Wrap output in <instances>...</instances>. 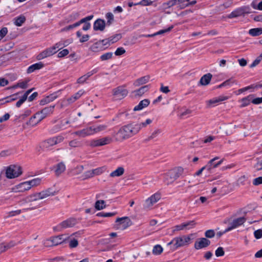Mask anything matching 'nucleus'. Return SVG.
Listing matches in <instances>:
<instances>
[{"mask_svg":"<svg viewBox=\"0 0 262 262\" xmlns=\"http://www.w3.org/2000/svg\"><path fill=\"white\" fill-rule=\"evenodd\" d=\"M5 170L6 176L9 179L16 178L23 173L21 167L16 164L10 165L6 167Z\"/></svg>","mask_w":262,"mask_h":262,"instance_id":"f257e3e1","label":"nucleus"},{"mask_svg":"<svg viewBox=\"0 0 262 262\" xmlns=\"http://www.w3.org/2000/svg\"><path fill=\"white\" fill-rule=\"evenodd\" d=\"M168 178L170 179H183L187 174L182 167H175L168 171L167 173Z\"/></svg>","mask_w":262,"mask_h":262,"instance_id":"f03ea898","label":"nucleus"},{"mask_svg":"<svg viewBox=\"0 0 262 262\" xmlns=\"http://www.w3.org/2000/svg\"><path fill=\"white\" fill-rule=\"evenodd\" d=\"M49 195L48 191H42L34 194L30 195L26 197L25 199L20 201V204L22 205L24 202L31 203L36 202L39 200L46 198Z\"/></svg>","mask_w":262,"mask_h":262,"instance_id":"7ed1b4c3","label":"nucleus"},{"mask_svg":"<svg viewBox=\"0 0 262 262\" xmlns=\"http://www.w3.org/2000/svg\"><path fill=\"white\" fill-rule=\"evenodd\" d=\"M192 234L188 235H182L174 238L175 243L174 246L176 248L188 245L191 242Z\"/></svg>","mask_w":262,"mask_h":262,"instance_id":"20e7f679","label":"nucleus"},{"mask_svg":"<svg viewBox=\"0 0 262 262\" xmlns=\"http://www.w3.org/2000/svg\"><path fill=\"white\" fill-rule=\"evenodd\" d=\"M196 225L194 221L185 222L181 224L176 225L172 227V232H178L182 230H189L193 228Z\"/></svg>","mask_w":262,"mask_h":262,"instance_id":"39448f33","label":"nucleus"},{"mask_svg":"<svg viewBox=\"0 0 262 262\" xmlns=\"http://www.w3.org/2000/svg\"><path fill=\"white\" fill-rule=\"evenodd\" d=\"M132 137V135L127 125L122 126L116 133L117 141H123Z\"/></svg>","mask_w":262,"mask_h":262,"instance_id":"423d86ee","label":"nucleus"},{"mask_svg":"<svg viewBox=\"0 0 262 262\" xmlns=\"http://www.w3.org/2000/svg\"><path fill=\"white\" fill-rule=\"evenodd\" d=\"M35 181H25L15 185L12 188L14 192H24L30 189L33 186L35 185Z\"/></svg>","mask_w":262,"mask_h":262,"instance_id":"0eeeda50","label":"nucleus"},{"mask_svg":"<svg viewBox=\"0 0 262 262\" xmlns=\"http://www.w3.org/2000/svg\"><path fill=\"white\" fill-rule=\"evenodd\" d=\"M218 159H219V157H215L209 161L207 164L203 166V167L205 168V170L207 172L206 174L211 173L213 169L217 167L223 163L224 159H222L219 161L215 162V161Z\"/></svg>","mask_w":262,"mask_h":262,"instance_id":"6e6552de","label":"nucleus"},{"mask_svg":"<svg viewBox=\"0 0 262 262\" xmlns=\"http://www.w3.org/2000/svg\"><path fill=\"white\" fill-rule=\"evenodd\" d=\"M250 9L248 7H243L238 8L232 11L227 16L228 18H236L239 16L244 15L246 14L250 13Z\"/></svg>","mask_w":262,"mask_h":262,"instance_id":"1a4fd4ad","label":"nucleus"},{"mask_svg":"<svg viewBox=\"0 0 262 262\" xmlns=\"http://www.w3.org/2000/svg\"><path fill=\"white\" fill-rule=\"evenodd\" d=\"M77 223V220L74 218H70L62 223H61L57 227L53 228V230L55 231H59L63 228H70L74 226Z\"/></svg>","mask_w":262,"mask_h":262,"instance_id":"9d476101","label":"nucleus"},{"mask_svg":"<svg viewBox=\"0 0 262 262\" xmlns=\"http://www.w3.org/2000/svg\"><path fill=\"white\" fill-rule=\"evenodd\" d=\"M117 228L118 229L124 230L131 224L130 219L128 217L118 218L116 220Z\"/></svg>","mask_w":262,"mask_h":262,"instance_id":"9b49d317","label":"nucleus"},{"mask_svg":"<svg viewBox=\"0 0 262 262\" xmlns=\"http://www.w3.org/2000/svg\"><path fill=\"white\" fill-rule=\"evenodd\" d=\"M113 95L117 99H122L127 96L128 91L124 87L120 86L113 90Z\"/></svg>","mask_w":262,"mask_h":262,"instance_id":"f8f14e48","label":"nucleus"},{"mask_svg":"<svg viewBox=\"0 0 262 262\" xmlns=\"http://www.w3.org/2000/svg\"><path fill=\"white\" fill-rule=\"evenodd\" d=\"M210 244V241L204 237L198 239L194 243V247L196 250L207 247Z\"/></svg>","mask_w":262,"mask_h":262,"instance_id":"ddd939ff","label":"nucleus"},{"mask_svg":"<svg viewBox=\"0 0 262 262\" xmlns=\"http://www.w3.org/2000/svg\"><path fill=\"white\" fill-rule=\"evenodd\" d=\"M246 221L244 217H240L234 220L230 224V226L226 229V231H230L238 226L243 225Z\"/></svg>","mask_w":262,"mask_h":262,"instance_id":"4468645a","label":"nucleus"},{"mask_svg":"<svg viewBox=\"0 0 262 262\" xmlns=\"http://www.w3.org/2000/svg\"><path fill=\"white\" fill-rule=\"evenodd\" d=\"M161 198V195L158 193H156L148 198L145 203V206L146 208L151 207L154 204L157 203Z\"/></svg>","mask_w":262,"mask_h":262,"instance_id":"2eb2a0df","label":"nucleus"},{"mask_svg":"<svg viewBox=\"0 0 262 262\" xmlns=\"http://www.w3.org/2000/svg\"><path fill=\"white\" fill-rule=\"evenodd\" d=\"M73 134L80 138H84L86 136H91L93 135L92 127L90 126L81 130H77L73 133Z\"/></svg>","mask_w":262,"mask_h":262,"instance_id":"dca6fc26","label":"nucleus"},{"mask_svg":"<svg viewBox=\"0 0 262 262\" xmlns=\"http://www.w3.org/2000/svg\"><path fill=\"white\" fill-rule=\"evenodd\" d=\"M228 99V97L227 96H221L207 101L206 104L208 107H211L215 106L217 103L225 101Z\"/></svg>","mask_w":262,"mask_h":262,"instance_id":"f3484780","label":"nucleus"},{"mask_svg":"<svg viewBox=\"0 0 262 262\" xmlns=\"http://www.w3.org/2000/svg\"><path fill=\"white\" fill-rule=\"evenodd\" d=\"M105 26V22L101 19H97L94 23L93 28L95 31H102L104 30Z\"/></svg>","mask_w":262,"mask_h":262,"instance_id":"a211bd4d","label":"nucleus"},{"mask_svg":"<svg viewBox=\"0 0 262 262\" xmlns=\"http://www.w3.org/2000/svg\"><path fill=\"white\" fill-rule=\"evenodd\" d=\"M44 67V64L42 62L35 63L29 66L27 70L28 74L33 73L37 70L42 69Z\"/></svg>","mask_w":262,"mask_h":262,"instance_id":"6ab92c4d","label":"nucleus"},{"mask_svg":"<svg viewBox=\"0 0 262 262\" xmlns=\"http://www.w3.org/2000/svg\"><path fill=\"white\" fill-rule=\"evenodd\" d=\"M65 240L66 238L63 237V235L52 237L50 240V246H57L62 243Z\"/></svg>","mask_w":262,"mask_h":262,"instance_id":"aec40b11","label":"nucleus"},{"mask_svg":"<svg viewBox=\"0 0 262 262\" xmlns=\"http://www.w3.org/2000/svg\"><path fill=\"white\" fill-rule=\"evenodd\" d=\"M49 114V109L48 107H45L42 109L40 112H37L35 114V117H36L38 121L40 122L46 118Z\"/></svg>","mask_w":262,"mask_h":262,"instance_id":"412c9836","label":"nucleus"},{"mask_svg":"<svg viewBox=\"0 0 262 262\" xmlns=\"http://www.w3.org/2000/svg\"><path fill=\"white\" fill-rule=\"evenodd\" d=\"M149 79L150 76L149 75L143 76L136 80L134 81L133 84L136 87L139 86L141 85H143L147 83L149 81Z\"/></svg>","mask_w":262,"mask_h":262,"instance_id":"4be33fe9","label":"nucleus"},{"mask_svg":"<svg viewBox=\"0 0 262 262\" xmlns=\"http://www.w3.org/2000/svg\"><path fill=\"white\" fill-rule=\"evenodd\" d=\"M212 77V75L210 73L205 74L201 78L199 83L202 85H207L210 83Z\"/></svg>","mask_w":262,"mask_h":262,"instance_id":"5701e85b","label":"nucleus"},{"mask_svg":"<svg viewBox=\"0 0 262 262\" xmlns=\"http://www.w3.org/2000/svg\"><path fill=\"white\" fill-rule=\"evenodd\" d=\"M132 137L136 135L139 131V127L136 123H131L127 124Z\"/></svg>","mask_w":262,"mask_h":262,"instance_id":"b1692460","label":"nucleus"},{"mask_svg":"<svg viewBox=\"0 0 262 262\" xmlns=\"http://www.w3.org/2000/svg\"><path fill=\"white\" fill-rule=\"evenodd\" d=\"M150 101L148 99H145L141 101L139 103L136 105L133 109L134 111L142 110L144 107H147L149 104Z\"/></svg>","mask_w":262,"mask_h":262,"instance_id":"393cba45","label":"nucleus"},{"mask_svg":"<svg viewBox=\"0 0 262 262\" xmlns=\"http://www.w3.org/2000/svg\"><path fill=\"white\" fill-rule=\"evenodd\" d=\"M173 28V26L171 25V26L169 27L168 28L165 29L161 30L155 33H154L152 34L142 35V36L145 37H154L158 35H161L165 33L168 32L170 31Z\"/></svg>","mask_w":262,"mask_h":262,"instance_id":"a878e982","label":"nucleus"},{"mask_svg":"<svg viewBox=\"0 0 262 262\" xmlns=\"http://www.w3.org/2000/svg\"><path fill=\"white\" fill-rule=\"evenodd\" d=\"M149 89V85H144L140 89L134 91L132 93L134 94L135 96H141Z\"/></svg>","mask_w":262,"mask_h":262,"instance_id":"bb28decb","label":"nucleus"},{"mask_svg":"<svg viewBox=\"0 0 262 262\" xmlns=\"http://www.w3.org/2000/svg\"><path fill=\"white\" fill-rule=\"evenodd\" d=\"M75 234L71 235L70 237L68 238V242H69V246L70 248H76L78 245V241L77 239L75 238L73 236L75 235Z\"/></svg>","mask_w":262,"mask_h":262,"instance_id":"cd10ccee","label":"nucleus"},{"mask_svg":"<svg viewBox=\"0 0 262 262\" xmlns=\"http://www.w3.org/2000/svg\"><path fill=\"white\" fill-rule=\"evenodd\" d=\"M84 91L82 90L79 91L77 93L73 95L70 98H68V101L69 103H73L78 99L83 94Z\"/></svg>","mask_w":262,"mask_h":262,"instance_id":"c85d7f7f","label":"nucleus"},{"mask_svg":"<svg viewBox=\"0 0 262 262\" xmlns=\"http://www.w3.org/2000/svg\"><path fill=\"white\" fill-rule=\"evenodd\" d=\"M66 169L64 164L61 162L58 163L55 167V172L56 175H59L63 172Z\"/></svg>","mask_w":262,"mask_h":262,"instance_id":"c756f323","label":"nucleus"},{"mask_svg":"<svg viewBox=\"0 0 262 262\" xmlns=\"http://www.w3.org/2000/svg\"><path fill=\"white\" fill-rule=\"evenodd\" d=\"M124 172V168L122 167H119L110 173V177L112 178L119 177L122 175Z\"/></svg>","mask_w":262,"mask_h":262,"instance_id":"7c9ffc66","label":"nucleus"},{"mask_svg":"<svg viewBox=\"0 0 262 262\" xmlns=\"http://www.w3.org/2000/svg\"><path fill=\"white\" fill-rule=\"evenodd\" d=\"M249 34L252 36H257L262 34V28H257L249 30Z\"/></svg>","mask_w":262,"mask_h":262,"instance_id":"2f4dec72","label":"nucleus"},{"mask_svg":"<svg viewBox=\"0 0 262 262\" xmlns=\"http://www.w3.org/2000/svg\"><path fill=\"white\" fill-rule=\"evenodd\" d=\"M163 251V248L160 245H156L154 246L152 253L155 255H159Z\"/></svg>","mask_w":262,"mask_h":262,"instance_id":"473e14b6","label":"nucleus"},{"mask_svg":"<svg viewBox=\"0 0 262 262\" xmlns=\"http://www.w3.org/2000/svg\"><path fill=\"white\" fill-rule=\"evenodd\" d=\"M26 21V17L23 15H20L15 18L14 24L18 27L21 26Z\"/></svg>","mask_w":262,"mask_h":262,"instance_id":"72a5a7b5","label":"nucleus"},{"mask_svg":"<svg viewBox=\"0 0 262 262\" xmlns=\"http://www.w3.org/2000/svg\"><path fill=\"white\" fill-rule=\"evenodd\" d=\"M252 98V96L251 95H249L248 97L242 99L241 100L242 104L241 105V107H243L249 105L251 102Z\"/></svg>","mask_w":262,"mask_h":262,"instance_id":"f704fd0d","label":"nucleus"},{"mask_svg":"<svg viewBox=\"0 0 262 262\" xmlns=\"http://www.w3.org/2000/svg\"><path fill=\"white\" fill-rule=\"evenodd\" d=\"M106 169L105 167L102 166L92 170L93 177L101 174Z\"/></svg>","mask_w":262,"mask_h":262,"instance_id":"c9c22d12","label":"nucleus"},{"mask_svg":"<svg viewBox=\"0 0 262 262\" xmlns=\"http://www.w3.org/2000/svg\"><path fill=\"white\" fill-rule=\"evenodd\" d=\"M93 134L105 130L107 126L105 125H99L96 126H92Z\"/></svg>","mask_w":262,"mask_h":262,"instance_id":"e433bc0d","label":"nucleus"},{"mask_svg":"<svg viewBox=\"0 0 262 262\" xmlns=\"http://www.w3.org/2000/svg\"><path fill=\"white\" fill-rule=\"evenodd\" d=\"M176 1L178 7L180 9H183L187 7V3L185 2H188L190 0H175Z\"/></svg>","mask_w":262,"mask_h":262,"instance_id":"4c0bfd02","label":"nucleus"},{"mask_svg":"<svg viewBox=\"0 0 262 262\" xmlns=\"http://www.w3.org/2000/svg\"><path fill=\"white\" fill-rule=\"evenodd\" d=\"M63 137L61 136L54 137L50 140V145H53L60 143L63 140Z\"/></svg>","mask_w":262,"mask_h":262,"instance_id":"58836bf2","label":"nucleus"},{"mask_svg":"<svg viewBox=\"0 0 262 262\" xmlns=\"http://www.w3.org/2000/svg\"><path fill=\"white\" fill-rule=\"evenodd\" d=\"M152 122V120L150 119H147L145 122H143L141 123H137V125L139 127V130H140L142 128L146 127V126L148 124H150Z\"/></svg>","mask_w":262,"mask_h":262,"instance_id":"ea45409f","label":"nucleus"},{"mask_svg":"<svg viewBox=\"0 0 262 262\" xmlns=\"http://www.w3.org/2000/svg\"><path fill=\"white\" fill-rule=\"evenodd\" d=\"M105 207V202L103 200L97 201L95 203V208L100 210Z\"/></svg>","mask_w":262,"mask_h":262,"instance_id":"a19ab883","label":"nucleus"},{"mask_svg":"<svg viewBox=\"0 0 262 262\" xmlns=\"http://www.w3.org/2000/svg\"><path fill=\"white\" fill-rule=\"evenodd\" d=\"M40 121H38L36 117H35V115L32 117L29 121L27 122V124L31 126H34L37 125Z\"/></svg>","mask_w":262,"mask_h":262,"instance_id":"79ce46f5","label":"nucleus"},{"mask_svg":"<svg viewBox=\"0 0 262 262\" xmlns=\"http://www.w3.org/2000/svg\"><path fill=\"white\" fill-rule=\"evenodd\" d=\"M99 139H100V141L101 146H103V145H105L106 144H108L112 141V138L109 137H106L102 138H101Z\"/></svg>","mask_w":262,"mask_h":262,"instance_id":"37998d69","label":"nucleus"},{"mask_svg":"<svg viewBox=\"0 0 262 262\" xmlns=\"http://www.w3.org/2000/svg\"><path fill=\"white\" fill-rule=\"evenodd\" d=\"M176 5H177V3L175 0H170L166 3H164L163 4V7L165 9L169 8Z\"/></svg>","mask_w":262,"mask_h":262,"instance_id":"c03bdc74","label":"nucleus"},{"mask_svg":"<svg viewBox=\"0 0 262 262\" xmlns=\"http://www.w3.org/2000/svg\"><path fill=\"white\" fill-rule=\"evenodd\" d=\"M113 55V54L112 52H107L102 54L100 56V58L102 61L108 60L112 58Z\"/></svg>","mask_w":262,"mask_h":262,"instance_id":"a18cd8bd","label":"nucleus"},{"mask_svg":"<svg viewBox=\"0 0 262 262\" xmlns=\"http://www.w3.org/2000/svg\"><path fill=\"white\" fill-rule=\"evenodd\" d=\"M106 18L107 19L106 25H110L114 21V15L111 12L106 14Z\"/></svg>","mask_w":262,"mask_h":262,"instance_id":"49530a36","label":"nucleus"},{"mask_svg":"<svg viewBox=\"0 0 262 262\" xmlns=\"http://www.w3.org/2000/svg\"><path fill=\"white\" fill-rule=\"evenodd\" d=\"M69 145L72 147H81L82 143L77 140H73L69 142Z\"/></svg>","mask_w":262,"mask_h":262,"instance_id":"de8ad7c7","label":"nucleus"},{"mask_svg":"<svg viewBox=\"0 0 262 262\" xmlns=\"http://www.w3.org/2000/svg\"><path fill=\"white\" fill-rule=\"evenodd\" d=\"M28 86V82L27 81H21L18 82L16 85H14V88H20L21 89H26L27 88Z\"/></svg>","mask_w":262,"mask_h":262,"instance_id":"09e8293b","label":"nucleus"},{"mask_svg":"<svg viewBox=\"0 0 262 262\" xmlns=\"http://www.w3.org/2000/svg\"><path fill=\"white\" fill-rule=\"evenodd\" d=\"M48 147H49V142L47 141H44L42 142L40 146H39V149H38V151H39L40 149H42L43 150H48Z\"/></svg>","mask_w":262,"mask_h":262,"instance_id":"8fccbe9b","label":"nucleus"},{"mask_svg":"<svg viewBox=\"0 0 262 262\" xmlns=\"http://www.w3.org/2000/svg\"><path fill=\"white\" fill-rule=\"evenodd\" d=\"M161 133V131L160 129H156L148 138L147 140L149 141L150 140L153 139L154 138L157 137Z\"/></svg>","mask_w":262,"mask_h":262,"instance_id":"3c124183","label":"nucleus"},{"mask_svg":"<svg viewBox=\"0 0 262 262\" xmlns=\"http://www.w3.org/2000/svg\"><path fill=\"white\" fill-rule=\"evenodd\" d=\"M32 203L33 202H31V203H25V202H24L22 205H21L20 203L19 202L20 205H23L25 204H29L28 207L24 209H23L24 210H34V209H35L37 208L38 205L34 206V205H33Z\"/></svg>","mask_w":262,"mask_h":262,"instance_id":"603ef678","label":"nucleus"},{"mask_svg":"<svg viewBox=\"0 0 262 262\" xmlns=\"http://www.w3.org/2000/svg\"><path fill=\"white\" fill-rule=\"evenodd\" d=\"M16 243L14 241H10L9 243H4L5 249L6 251L9 249H10L16 245Z\"/></svg>","mask_w":262,"mask_h":262,"instance_id":"864d4df0","label":"nucleus"},{"mask_svg":"<svg viewBox=\"0 0 262 262\" xmlns=\"http://www.w3.org/2000/svg\"><path fill=\"white\" fill-rule=\"evenodd\" d=\"M90 145L91 147L101 146L100 139H99L91 141Z\"/></svg>","mask_w":262,"mask_h":262,"instance_id":"5fc2aeb1","label":"nucleus"},{"mask_svg":"<svg viewBox=\"0 0 262 262\" xmlns=\"http://www.w3.org/2000/svg\"><path fill=\"white\" fill-rule=\"evenodd\" d=\"M205 235L207 238H212L215 235V232L213 230H208L205 232Z\"/></svg>","mask_w":262,"mask_h":262,"instance_id":"6e6d98bb","label":"nucleus"},{"mask_svg":"<svg viewBox=\"0 0 262 262\" xmlns=\"http://www.w3.org/2000/svg\"><path fill=\"white\" fill-rule=\"evenodd\" d=\"M215 255L217 257L222 256L224 255L225 252L222 247H219L215 252Z\"/></svg>","mask_w":262,"mask_h":262,"instance_id":"4d7b16f0","label":"nucleus"},{"mask_svg":"<svg viewBox=\"0 0 262 262\" xmlns=\"http://www.w3.org/2000/svg\"><path fill=\"white\" fill-rule=\"evenodd\" d=\"M125 53V49L122 47H120L117 49L115 52L116 56H120Z\"/></svg>","mask_w":262,"mask_h":262,"instance_id":"13d9d810","label":"nucleus"},{"mask_svg":"<svg viewBox=\"0 0 262 262\" xmlns=\"http://www.w3.org/2000/svg\"><path fill=\"white\" fill-rule=\"evenodd\" d=\"M115 213H105V212H99L97 213V215L101 217H110L115 215Z\"/></svg>","mask_w":262,"mask_h":262,"instance_id":"bf43d9fd","label":"nucleus"},{"mask_svg":"<svg viewBox=\"0 0 262 262\" xmlns=\"http://www.w3.org/2000/svg\"><path fill=\"white\" fill-rule=\"evenodd\" d=\"M69 53V51L68 49H63L61 51L59 52L58 53L57 57H63L67 55Z\"/></svg>","mask_w":262,"mask_h":262,"instance_id":"052dcab7","label":"nucleus"},{"mask_svg":"<svg viewBox=\"0 0 262 262\" xmlns=\"http://www.w3.org/2000/svg\"><path fill=\"white\" fill-rule=\"evenodd\" d=\"M49 55V52L48 51H45L44 52H42V53H41L40 54H39L37 58L38 60H40V59H42L45 57H48Z\"/></svg>","mask_w":262,"mask_h":262,"instance_id":"680f3d73","label":"nucleus"},{"mask_svg":"<svg viewBox=\"0 0 262 262\" xmlns=\"http://www.w3.org/2000/svg\"><path fill=\"white\" fill-rule=\"evenodd\" d=\"M152 3L151 0H142L139 3L135 4V5H141L142 6H147L151 4Z\"/></svg>","mask_w":262,"mask_h":262,"instance_id":"e2e57ef3","label":"nucleus"},{"mask_svg":"<svg viewBox=\"0 0 262 262\" xmlns=\"http://www.w3.org/2000/svg\"><path fill=\"white\" fill-rule=\"evenodd\" d=\"M8 29L6 27L3 28L0 30V40L7 34Z\"/></svg>","mask_w":262,"mask_h":262,"instance_id":"0e129e2a","label":"nucleus"},{"mask_svg":"<svg viewBox=\"0 0 262 262\" xmlns=\"http://www.w3.org/2000/svg\"><path fill=\"white\" fill-rule=\"evenodd\" d=\"M21 212V210H17L15 211H11L8 213V217H12L16 215L19 214Z\"/></svg>","mask_w":262,"mask_h":262,"instance_id":"69168bd1","label":"nucleus"},{"mask_svg":"<svg viewBox=\"0 0 262 262\" xmlns=\"http://www.w3.org/2000/svg\"><path fill=\"white\" fill-rule=\"evenodd\" d=\"M254 237L256 239H259L262 237V230L258 229L254 232Z\"/></svg>","mask_w":262,"mask_h":262,"instance_id":"338daca9","label":"nucleus"},{"mask_svg":"<svg viewBox=\"0 0 262 262\" xmlns=\"http://www.w3.org/2000/svg\"><path fill=\"white\" fill-rule=\"evenodd\" d=\"M62 48V44L60 43H57L56 44V45L53 47L52 49V50H50V53H52V54L56 53V49L60 48L61 49Z\"/></svg>","mask_w":262,"mask_h":262,"instance_id":"774afa93","label":"nucleus"}]
</instances>
